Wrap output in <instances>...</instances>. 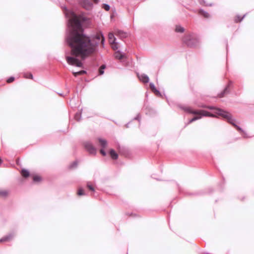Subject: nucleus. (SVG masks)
I'll list each match as a JSON object with an SVG mask.
<instances>
[{
    "label": "nucleus",
    "instance_id": "f257e3e1",
    "mask_svg": "<svg viewBox=\"0 0 254 254\" xmlns=\"http://www.w3.org/2000/svg\"><path fill=\"white\" fill-rule=\"evenodd\" d=\"M68 25L70 30L67 35L66 41L71 48V56H66L67 63L77 67L82 66V61L92 54L95 51L100 41L103 46L105 38L101 32L91 39L83 34V29L81 20L85 21L86 18L82 16H78L72 11L70 12Z\"/></svg>",
    "mask_w": 254,
    "mask_h": 254
},
{
    "label": "nucleus",
    "instance_id": "f03ea898",
    "mask_svg": "<svg viewBox=\"0 0 254 254\" xmlns=\"http://www.w3.org/2000/svg\"><path fill=\"white\" fill-rule=\"evenodd\" d=\"M206 108L210 110H214V113L222 117L223 118L226 119L227 122L236 127L239 131L244 132V130L239 126L235 124V119L232 117V115L223 110L219 108H216L214 106H207Z\"/></svg>",
    "mask_w": 254,
    "mask_h": 254
},
{
    "label": "nucleus",
    "instance_id": "7ed1b4c3",
    "mask_svg": "<svg viewBox=\"0 0 254 254\" xmlns=\"http://www.w3.org/2000/svg\"><path fill=\"white\" fill-rule=\"evenodd\" d=\"M183 109L190 114L196 115L192 119L190 120L189 122V124L191 123L194 121H195L198 119H201L202 117H215L216 116L213 114L209 113L208 112L204 110H192L191 108L186 107L183 108Z\"/></svg>",
    "mask_w": 254,
    "mask_h": 254
},
{
    "label": "nucleus",
    "instance_id": "20e7f679",
    "mask_svg": "<svg viewBox=\"0 0 254 254\" xmlns=\"http://www.w3.org/2000/svg\"><path fill=\"white\" fill-rule=\"evenodd\" d=\"M183 41L190 47H195L198 43V40L192 34L186 36L183 39Z\"/></svg>",
    "mask_w": 254,
    "mask_h": 254
},
{
    "label": "nucleus",
    "instance_id": "39448f33",
    "mask_svg": "<svg viewBox=\"0 0 254 254\" xmlns=\"http://www.w3.org/2000/svg\"><path fill=\"white\" fill-rule=\"evenodd\" d=\"M85 148L89 153L95 155L96 153V149L90 141H86L84 143Z\"/></svg>",
    "mask_w": 254,
    "mask_h": 254
},
{
    "label": "nucleus",
    "instance_id": "423d86ee",
    "mask_svg": "<svg viewBox=\"0 0 254 254\" xmlns=\"http://www.w3.org/2000/svg\"><path fill=\"white\" fill-rule=\"evenodd\" d=\"M138 77L139 79V80L143 83H146L149 82V79L148 76L146 74H142L140 75H138Z\"/></svg>",
    "mask_w": 254,
    "mask_h": 254
},
{
    "label": "nucleus",
    "instance_id": "0eeeda50",
    "mask_svg": "<svg viewBox=\"0 0 254 254\" xmlns=\"http://www.w3.org/2000/svg\"><path fill=\"white\" fill-rule=\"evenodd\" d=\"M115 34L120 37L121 38H126L127 36V33L124 32V31L120 30H117L115 31Z\"/></svg>",
    "mask_w": 254,
    "mask_h": 254
},
{
    "label": "nucleus",
    "instance_id": "6e6552de",
    "mask_svg": "<svg viewBox=\"0 0 254 254\" xmlns=\"http://www.w3.org/2000/svg\"><path fill=\"white\" fill-rule=\"evenodd\" d=\"M150 89H151V90L157 95H161V93L160 92H159V90H158L154 84L153 83H150Z\"/></svg>",
    "mask_w": 254,
    "mask_h": 254
},
{
    "label": "nucleus",
    "instance_id": "1a4fd4ad",
    "mask_svg": "<svg viewBox=\"0 0 254 254\" xmlns=\"http://www.w3.org/2000/svg\"><path fill=\"white\" fill-rule=\"evenodd\" d=\"M109 41L111 44H115L116 38L113 33H109L108 34Z\"/></svg>",
    "mask_w": 254,
    "mask_h": 254
},
{
    "label": "nucleus",
    "instance_id": "9d476101",
    "mask_svg": "<svg viewBox=\"0 0 254 254\" xmlns=\"http://www.w3.org/2000/svg\"><path fill=\"white\" fill-rule=\"evenodd\" d=\"M115 57L117 59L122 60L125 57V54L121 53L120 51H117L115 53Z\"/></svg>",
    "mask_w": 254,
    "mask_h": 254
},
{
    "label": "nucleus",
    "instance_id": "9b49d317",
    "mask_svg": "<svg viewBox=\"0 0 254 254\" xmlns=\"http://www.w3.org/2000/svg\"><path fill=\"white\" fill-rule=\"evenodd\" d=\"M13 237V234H9L7 236H6L3 238H2L1 239H0V242H6V241H8L9 240H10L11 239H12V238Z\"/></svg>",
    "mask_w": 254,
    "mask_h": 254
},
{
    "label": "nucleus",
    "instance_id": "f8f14e48",
    "mask_svg": "<svg viewBox=\"0 0 254 254\" xmlns=\"http://www.w3.org/2000/svg\"><path fill=\"white\" fill-rule=\"evenodd\" d=\"M98 141L102 148H104L107 146V141L105 139L99 138Z\"/></svg>",
    "mask_w": 254,
    "mask_h": 254
},
{
    "label": "nucleus",
    "instance_id": "ddd939ff",
    "mask_svg": "<svg viewBox=\"0 0 254 254\" xmlns=\"http://www.w3.org/2000/svg\"><path fill=\"white\" fill-rule=\"evenodd\" d=\"M110 154L112 158L114 160H116L118 157V154L113 149H111L110 150Z\"/></svg>",
    "mask_w": 254,
    "mask_h": 254
},
{
    "label": "nucleus",
    "instance_id": "4468645a",
    "mask_svg": "<svg viewBox=\"0 0 254 254\" xmlns=\"http://www.w3.org/2000/svg\"><path fill=\"white\" fill-rule=\"evenodd\" d=\"M199 13L203 16L205 18H208L210 16L209 14L207 12L205 11L202 9H200L199 10Z\"/></svg>",
    "mask_w": 254,
    "mask_h": 254
},
{
    "label": "nucleus",
    "instance_id": "2eb2a0df",
    "mask_svg": "<svg viewBox=\"0 0 254 254\" xmlns=\"http://www.w3.org/2000/svg\"><path fill=\"white\" fill-rule=\"evenodd\" d=\"M21 175L25 178H27L29 176V172L28 170L22 169L21 171Z\"/></svg>",
    "mask_w": 254,
    "mask_h": 254
},
{
    "label": "nucleus",
    "instance_id": "dca6fc26",
    "mask_svg": "<svg viewBox=\"0 0 254 254\" xmlns=\"http://www.w3.org/2000/svg\"><path fill=\"white\" fill-rule=\"evenodd\" d=\"M231 84V82H230V83H229V84L228 85V86H227L225 88V89L224 90V91H223L222 93H221L219 94V97L221 98V97H223V96H224V94H225L226 93H227V92H228V87H229V86L230 85V84Z\"/></svg>",
    "mask_w": 254,
    "mask_h": 254
},
{
    "label": "nucleus",
    "instance_id": "f3484780",
    "mask_svg": "<svg viewBox=\"0 0 254 254\" xmlns=\"http://www.w3.org/2000/svg\"><path fill=\"white\" fill-rule=\"evenodd\" d=\"M87 187L90 190H91L93 192L95 191V189H94V186L92 185V184L90 182H87Z\"/></svg>",
    "mask_w": 254,
    "mask_h": 254
},
{
    "label": "nucleus",
    "instance_id": "a211bd4d",
    "mask_svg": "<svg viewBox=\"0 0 254 254\" xmlns=\"http://www.w3.org/2000/svg\"><path fill=\"white\" fill-rule=\"evenodd\" d=\"M86 73V71L85 70H80L78 72H73L72 73L74 75V76L76 77L78 75L83 74Z\"/></svg>",
    "mask_w": 254,
    "mask_h": 254
},
{
    "label": "nucleus",
    "instance_id": "6ab92c4d",
    "mask_svg": "<svg viewBox=\"0 0 254 254\" xmlns=\"http://www.w3.org/2000/svg\"><path fill=\"white\" fill-rule=\"evenodd\" d=\"M105 65H102L99 69V72L100 75H102L104 72V69L105 68Z\"/></svg>",
    "mask_w": 254,
    "mask_h": 254
},
{
    "label": "nucleus",
    "instance_id": "aec40b11",
    "mask_svg": "<svg viewBox=\"0 0 254 254\" xmlns=\"http://www.w3.org/2000/svg\"><path fill=\"white\" fill-rule=\"evenodd\" d=\"M176 31L177 32H183L184 31V29L180 26H177L176 28Z\"/></svg>",
    "mask_w": 254,
    "mask_h": 254
},
{
    "label": "nucleus",
    "instance_id": "412c9836",
    "mask_svg": "<svg viewBox=\"0 0 254 254\" xmlns=\"http://www.w3.org/2000/svg\"><path fill=\"white\" fill-rule=\"evenodd\" d=\"M102 8H104L106 11H109L110 10V6L108 4L104 3L102 5Z\"/></svg>",
    "mask_w": 254,
    "mask_h": 254
},
{
    "label": "nucleus",
    "instance_id": "4be33fe9",
    "mask_svg": "<svg viewBox=\"0 0 254 254\" xmlns=\"http://www.w3.org/2000/svg\"><path fill=\"white\" fill-rule=\"evenodd\" d=\"M24 76L26 78H33V75L31 73H26L24 74Z\"/></svg>",
    "mask_w": 254,
    "mask_h": 254
},
{
    "label": "nucleus",
    "instance_id": "5701e85b",
    "mask_svg": "<svg viewBox=\"0 0 254 254\" xmlns=\"http://www.w3.org/2000/svg\"><path fill=\"white\" fill-rule=\"evenodd\" d=\"M33 181L35 182H40L41 180V178L38 176H35L33 177Z\"/></svg>",
    "mask_w": 254,
    "mask_h": 254
},
{
    "label": "nucleus",
    "instance_id": "b1692460",
    "mask_svg": "<svg viewBox=\"0 0 254 254\" xmlns=\"http://www.w3.org/2000/svg\"><path fill=\"white\" fill-rule=\"evenodd\" d=\"M77 194L79 195H83L85 194L82 188H80L78 189Z\"/></svg>",
    "mask_w": 254,
    "mask_h": 254
},
{
    "label": "nucleus",
    "instance_id": "393cba45",
    "mask_svg": "<svg viewBox=\"0 0 254 254\" xmlns=\"http://www.w3.org/2000/svg\"><path fill=\"white\" fill-rule=\"evenodd\" d=\"M245 16V15H244L243 17H241L240 16H238L235 19V21L236 22H240L244 18V17Z\"/></svg>",
    "mask_w": 254,
    "mask_h": 254
},
{
    "label": "nucleus",
    "instance_id": "a878e982",
    "mask_svg": "<svg viewBox=\"0 0 254 254\" xmlns=\"http://www.w3.org/2000/svg\"><path fill=\"white\" fill-rule=\"evenodd\" d=\"M7 193L8 192L6 190L0 191V196H5Z\"/></svg>",
    "mask_w": 254,
    "mask_h": 254
},
{
    "label": "nucleus",
    "instance_id": "bb28decb",
    "mask_svg": "<svg viewBox=\"0 0 254 254\" xmlns=\"http://www.w3.org/2000/svg\"><path fill=\"white\" fill-rule=\"evenodd\" d=\"M77 165V163L76 161H75V162H73L71 165H70V168H74V167H76Z\"/></svg>",
    "mask_w": 254,
    "mask_h": 254
},
{
    "label": "nucleus",
    "instance_id": "cd10ccee",
    "mask_svg": "<svg viewBox=\"0 0 254 254\" xmlns=\"http://www.w3.org/2000/svg\"><path fill=\"white\" fill-rule=\"evenodd\" d=\"M14 78L13 77H10L7 80V82L8 83H10V82H12L14 80Z\"/></svg>",
    "mask_w": 254,
    "mask_h": 254
},
{
    "label": "nucleus",
    "instance_id": "c85d7f7f",
    "mask_svg": "<svg viewBox=\"0 0 254 254\" xmlns=\"http://www.w3.org/2000/svg\"><path fill=\"white\" fill-rule=\"evenodd\" d=\"M104 149V148H102V149H101L100 150V153H101V154L103 156H106V152L104 150V149Z\"/></svg>",
    "mask_w": 254,
    "mask_h": 254
},
{
    "label": "nucleus",
    "instance_id": "c756f323",
    "mask_svg": "<svg viewBox=\"0 0 254 254\" xmlns=\"http://www.w3.org/2000/svg\"><path fill=\"white\" fill-rule=\"evenodd\" d=\"M85 2L87 3V4L88 5L86 7V9L88 8L89 7H91L92 4L89 1L87 0L85 1Z\"/></svg>",
    "mask_w": 254,
    "mask_h": 254
},
{
    "label": "nucleus",
    "instance_id": "7c9ffc66",
    "mask_svg": "<svg viewBox=\"0 0 254 254\" xmlns=\"http://www.w3.org/2000/svg\"><path fill=\"white\" fill-rule=\"evenodd\" d=\"M113 46H112V48L114 49V50H116L118 49V47L117 46V45H116V43H115V44H113Z\"/></svg>",
    "mask_w": 254,
    "mask_h": 254
},
{
    "label": "nucleus",
    "instance_id": "2f4dec72",
    "mask_svg": "<svg viewBox=\"0 0 254 254\" xmlns=\"http://www.w3.org/2000/svg\"><path fill=\"white\" fill-rule=\"evenodd\" d=\"M93 1H94L95 3H98V0H93Z\"/></svg>",
    "mask_w": 254,
    "mask_h": 254
},
{
    "label": "nucleus",
    "instance_id": "473e14b6",
    "mask_svg": "<svg viewBox=\"0 0 254 254\" xmlns=\"http://www.w3.org/2000/svg\"><path fill=\"white\" fill-rule=\"evenodd\" d=\"M1 162H2V160H1V158H0V164H1Z\"/></svg>",
    "mask_w": 254,
    "mask_h": 254
}]
</instances>
